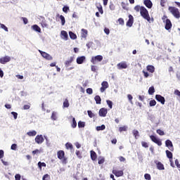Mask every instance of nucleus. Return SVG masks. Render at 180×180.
Wrapping results in <instances>:
<instances>
[{"mask_svg": "<svg viewBox=\"0 0 180 180\" xmlns=\"http://www.w3.org/2000/svg\"><path fill=\"white\" fill-rule=\"evenodd\" d=\"M140 13H141V16H142L143 19H146V20H148V22H150L151 20V18H150V14L148 13V11L147 10V8H146V7L141 6Z\"/></svg>", "mask_w": 180, "mask_h": 180, "instance_id": "1", "label": "nucleus"}, {"mask_svg": "<svg viewBox=\"0 0 180 180\" xmlns=\"http://www.w3.org/2000/svg\"><path fill=\"white\" fill-rule=\"evenodd\" d=\"M169 11L170 12V13H172V15H173L174 18H176V19H179L180 12H179V9H178L176 7L169 6Z\"/></svg>", "mask_w": 180, "mask_h": 180, "instance_id": "2", "label": "nucleus"}, {"mask_svg": "<svg viewBox=\"0 0 180 180\" xmlns=\"http://www.w3.org/2000/svg\"><path fill=\"white\" fill-rule=\"evenodd\" d=\"M103 60V56L102 55H98L96 56H92L91 59V63L92 64H98V63H101Z\"/></svg>", "mask_w": 180, "mask_h": 180, "instance_id": "3", "label": "nucleus"}, {"mask_svg": "<svg viewBox=\"0 0 180 180\" xmlns=\"http://www.w3.org/2000/svg\"><path fill=\"white\" fill-rule=\"evenodd\" d=\"M58 158L59 160H63V162H67V158H65V153H64V150H59L57 153Z\"/></svg>", "mask_w": 180, "mask_h": 180, "instance_id": "4", "label": "nucleus"}, {"mask_svg": "<svg viewBox=\"0 0 180 180\" xmlns=\"http://www.w3.org/2000/svg\"><path fill=\"white\" fill-rule=\"evenodd\" d=\"M150 139L153 143L158 144L159 146H162V141H161V139L156 138L155 136L150 135Z\"/></svg>", "mask_w": 180, "mask_h": 180, "instance_id": "5", "label": "nucleus"}, {"mask_svg": "<svg viewBox=\"0 0 180 180\" xmlns=\"http://www.w3.org/2000/svg\"><path fill=\"white\" fill-rule=\"evenodd\" d=\"M39 51L41 56L44 58H45V60H48L49 61L53 60V56H51L50 54H49V53H46V52H44L43 51H41V50H39Z\"/></svg>", "mask_w": 180, "mask_h": 180, "instance_id": "6", "label": "nucleus"}, {"mask_svg": "<svg viewBox=\"0 0 180 180\" xmlns=\"http://www.w3.org/2000/svg\"><path fill=\"white\" fill-rule=\"evenodd\" d=\"M112 174L115 176L119 178L120 176H123V175L124 174V172H123V170L112 169Z\"/></svg>", "mask_w": 180, "mask_h": 180, "instance_id": "7", "label": "nucleus"}, {"mask_svg": "<svg viewBox=\"0 0 180 180\" xmlns=\"http://www.w3.org/2000/svg\"><path fill=\"white\" fill-rule=\"evenodd\" d=\"M155 99L156 101H158V102H160V103H162V105H165V98H164V96L160 94H157L155 96Z\"/></svg>", "mask_w": 180, "mask_h": 180, "instance_id": "8", "label": "nucleus"}, {"mask_svg": "<svg viewBox=\"0 0 180 180\" xmlns=\"http://www.w3.org/2000/svg\"><path fill=\"white\" fill-rule=\"evenodd\" d=\"M108 88H109V84L108 83V82L104 81L101 83V87L100 89V91L101 92H105V91H106Z\"/></svg>", "mask_w": 180, "mask_h": 180, "instance_id": "9", "label": "nucleus"}, {"mask_svg": "<svg viewBox=\"0 0 180 180\" xmlns=\"http://www.w3.org/2000/svg\"><path fill=\"white\" fill-rule=\"evenodd\" d=\"M133 23H134V18L130 14L129 15V20L127 22V26H128V27H131L133 26Z\"/></svg>", "mask_w": 180, "mask_h": 180, "instance_id": "10", "label": "nucleus"}, {"mask_svg": "<svg viewBox=\"0 0 180 180\" xmlns=\"http://www.w3.org/2000/svg\"><path fill=\"white\" fill-rule=\"evenodd\" d=\"M165 146L169 148V150H170V151H174V145L172 144V141H171V140H166Z\"/></svg>", "mask_w": 180, "mask_h": 180, "instance_id": "11", "label": "nucleus"}, {"mask_svg": "<svg viewBox=\"0 0 180 180\" xmlns=\"http://www.w3.org/2000/svg\"><path fill=\"white\" fill-rule=\"evenodd\" d=\"M11 61V57L10 56H4L2 58H0V64H6V63H9Z\"/></svg>", "mask_w": 180, "mask_h": 180, "instance_id": "12", "label": "nucleus"}, {"mask_svg": "<svg viewBox=\"0 0 180 180\" xmlns=\"http://www.w3.org/2000/svg\"><path fill=\"white\" fill-rule=\"evenodd\" d=\"M118 70H126L127 68V63L126 62H121L117 65Z\"/></svg>", "mask_w": 180, "mask_h": 180, "instance_id": "13", "label": "nucleus"}, {"mask_svg": "<svg viewBox=\"0 0 180 180\" xmlns=\"http://www.w3.org/2000/svg\"><path fill=\"white\" fill-rule=\"evenodd\" d=\"M172 27V22L170 19H166L165 28L166 30H169Z\"/></svg>", "mask_w": 180, "mask_h": 180, "instance_id": "14", "label": "nucleus"}, {"mask_svg": "<svg viewBox=\"0 0 180 180\" xmlns=\"http://www.w3.org/2000/svg\"><path fill=\"white\" fill-rule=\"evenodd\" d=\"M106 115H108V109L103 108L99 110V116L101 117H105Z\"/></svg>", "mask_w": 180, "mask_h": 180, "instance_id": "15", "label": "nucleus"}, {"mask_svg": "<svg viewBox=\"0 0 180 180\" xmlns=\"http://www.w3.org/2000/svg\"><path fill=\"white\" fill-rule=\"evenodd\" d=\"M44 141V139L43 138V135H37L35 137V142L37 143V144H41Z\"/></svg>", "mask_w": 180, "mask_h": 180, "instance_id": "16", "label": "nucleus"}, {"mask_svg": "<svg viewBox=\"0 0 180 180\" xmlns=\"http://www.w3.org/2000/svg\"><path fill=\"white\" fill-rule=\"evenodd\" d=\"M143 4L146 8H148V9H151L153 8V2L151 0H144Z\"/></svg>", "mask_w": 180, "mask_h": 180, "instance_id": "17", "label": "nucleus"}, {"mask_svg": "<svg viewBox=\"0 0 180 180\" xmlns=\"http://www.w3.org/2000/svg\"><path fill=\"white\" fill-rule=\"evenodd\" d=\"M155 162L157 165L158 169H159L160 171H162L163 169H165V167H164V165L161 163V162L155 161Z\"/></svg>", "mask_w": 180, "mask_h": 180, "instance_id": "18", "label": "nucleus"}, {"mask_svg": "<svg viewBox=\"0 0 180 180\" xmlns=\"http://www.w3.org/2000/svg\"><path fill=\"white\" fill-rule=\"evenodd\" d=\"M72 61H74V56H71L69 60L65 62V67H66V68L70 67Z\"/></svg>", "mask_w": 180, "mask_h": 180, "instance_id": "19", "label": "nucleus"}, {"mask_svg": "<svg viewBox=\"0 0 180 180\" xmlns=\"http://www.w3.org/2000/svg\"><path fill=\"white\" fill-rule=\"evenodd\" d=\"M146 70L147 71H148V72H150L151 74H153V72H155V68L152 65H148L146 67Z\"/></svg>", "mask_w": 180, "mask_h": 180, "instance_id": "20", "label": "nucleus"}, {"mask_svg": "<svg viewBox=\"0 0 180 180\" xmlns=\"http://www.w3.org/2000/svg\"><path fill=\"white\" fill-rule=\"evenodd\" d=\"M87 36H88V30L85 29H82L81 37L82 39H86Z\"/></svg>", "mask_w": 180, "mask_h": 180, "instance_id": "21", "label": "nucleus"}, {"mask_svg": "<svg viewBox=\"0 0 180 180\" xmlns=\"http://www.w3.org/2000/svg\"><path fill=\"white\" fill-rule=\"evenodd\" d=\"M32 29L34 30V32H37L38 33H41V28L39 27L37 25H34L32 26Z\"/></svg>", "mask_w": 180, "mask_h": 180, "instance_id": "22", "label": "nucleus"}, {"mask_svg": "<svg viewBox=\"0 0 180 180\" xmlns=\"http://www.w3.org/2000/svg\"><path fill=\"white\" fill-rule=\"evenodd\" d=\"M90 154H91V158L93 161H95V160L98 158V155H96V153L95 151L91 150Z\"/></svg>", "mask_w": 180, "mask_h": 180, "instance_id": "23", "label": "nucleus"}, {"mask_svg": "<svg viewBox=\"0 0 180 180\" xmlns=\"http://www.w3.org/2000/svg\"><path fill=\"white\" fill-rule=\"evenodd\" d=\"M56 16H57V18H60V19L61 20V25H62V26H64V25H65V18H64V15L57 14Z\"/></svg>", "mask_w": 180, "mask_h": 180, "instance_id": "24", "label": "nucleus"}, {"mask_svg": "<svg viewBox=\"0 0 180 180\" xmlns=\"http://www.w3.org/2000/svg\"><path fill=\"white\" fill-rule=\"evenodd\" d=\"M85 56H79L77 58V63L78 64H83L84 63V61H85Z\"/></svg>", "mask_w": 180, "mask_h": 180, "instance_id": "25", "label": "nucleus"}, {"mask_svg": "<svg viewBox=\"0 0 180 180\" xmlns=\"http://www.w3.org/2000/svg\"><path fill=\"white\" fill-rule=\"evenodd\" d=\"M61 34H62V39L64 40H68V33H67L66 31L63 30L61 31Z\"/></svg>", "mask_w": 180, "mask_h": 180, "instance_id": "26", "label": "nucleus"}, {"mask_svg": "<svg viewBox=\"0 0 180 180\" xmlns=\"http://www.w3.org/2000/svg\"><path fill=\"white\" fill-rule=\"evenodd\" d=\"M94 100H95L96 103L97 105H101V102H102V99L101 98V96H96L94 97Z\"/></svg>", "mask_w": 180, "mask_h": 180, "instance_id": "27", "label": "nucleus"}, {"mask_svg": "<svg viewBox=\"0 0 180 180\" xmlns=\"http://www.w3.org/2000/svg\"><path fill=\"white\" fill-rule=\"evenodd\" d=\"M69 36L72 40H75V39H77V34L71 31L69 32Z\"/></svg>", "mask_w": 180, "mask_h": 180, "instance_id": "28", "label": "nucleus"}, {"mask_svg": "<svg viewBox=\"0 0 180 180\" xmlns=\"http://www.w3.org/2000/svg\"><path fill=\"white\" fill-rule=\"evenodd\" d=\"M27 136L30 137H33L37 134V132L36 131H30L27 133Z\"/></svg>", "mask_w": 180, "mask_h": 180, "instance_id": "29", "label": "nucleus"}, {"mask_svg": "<svg viewBox=\"0 0 180 180\" xmlns=\"http://www.w3.org/2000/svg\"><path fill=\"white\" fill-rule=\"evenodd\" d=\"M154 92H155V89H154V86H152L148 89V94L149 95H154Z\"/></svg>", "mask_w": 180, "mask_h": 180, "instance_id": "30", "label": "nucleus"}, {"mask_svg": "<svg viewBox=\"0 0 180 180\" xmlns=\"http://www.w3.org/2000/svg\"><path fill=\"white\" fill-rule=\"evenodd\" d=\"M166 155H167V158H169V160H172L173 155H172V153L171 151H169L168 150H166Z\"/></svg>", "mask_w": 180, "mask_h": 180, "instance_id": "31", "label": "nucleus"}, {"mask_svg": "<svg viewBox=\"0 0 180 180\" xmlns=\"http://www.w3.org/2000/svg\"><path fill=\"white\" fill-rule=\"evenodd\" d=\"M65 147L67 150H74V146L70 143H67L65 144Z\"/></svg>", "mask_w": 180, "mask_h": 180, "instance_id": "32", "label": "nucleus"}, {"mask_svg": "<svg viewBox=\"0 0 180 180\" xmlns=\"http://www.w3.org/2000/svg\"><path fill=\"white\" fill-rule=\"evenodd\" d=\"M78 127L79 129H82L83 127H85V122L82 121L78 122Z\"/></svg>", "mask_w": 180, "mask_h": 180, "instance_id": "33", "label": "nucleus"}, {"mask_svg": "<svg viewBox=\"0 0 180 180\" xmlns=\"http://www.w3.org/2000/svg\"><path fill=\"white\" fill-rule=\"evenodd\" d=\"M106 129V127L105 124H102L101 126L96 127L97 131H101V130H105Z\"/></svg>", "mask_w": 180, "mask_h": 180, "instance_id": "34", "label": "nucleus"}, {"mask_svg": "<svg viewBox=\"0 0 180 180\" xmlns=\"http://www.w3.org/2000/svg\"><path fill=\"white\" fill-rule=\"evenodd\" d=\"M70 106V102L68 101V99L65 98V100L63 102V108H69Z\"/></svg>", "mask_w": 180, "mask_h": 180, "instance_id": "35", "label": "nucleus"}, {"mask_svg": "<svg viewBox=\"0 0 180 180\" xmlns=\"http://www.w3.org/2000/svg\"><path fill=\"white\" fill-rule=\"evenodd\" d=\"M97 8H98V12L101 15H103V8L102 7V5L99 4L98 6H97Z\"/></svg>", "mask_w": 180, "mask_h": 180, "instance_id": "36", "label": "nucleus"}, {"mask_svg": "<svg viewBox=\"0 0 180 180\" xmlns=\"http://www.w3.org/2000/svg\"><path fill=\"white\" fill-rule=\"evenodd\" d=\"M71 126L72 129H75V127H77V121L75 120V117L72 118V122L71 124Z\"/></svg>", "mask_w": 180, "mask_h": 180, "instance_id": "37", "label": "nucleus"}, {"mask_svg": "<svg viewBox=\"0 0 180 180\" xmlns=\"http://www.w3.org/2000/svg\"><path fill=\"white\" fill-rule=\"evenodd\" d=\"M51 119L52 120H57V112H52V115H51Z\"/></svg>", "mask_w": 180, "mask_h": 180, "instance_id": "38", "label": "nucleus"}, {"mask_svg": "<svg viewBox=\"0 0 180 180\" xmlns=\"http://www.w3.org/2000/svg\"><path fill=\"white\" fill-rule=\"evenodd\" d=\"M76 155H77V158H79V160H81V158H82V153L79 150H76Z\"/></svg>", "mask_w": 180, "mask_h": 180, "instance_id": "39", "label": "nucleus"}, {"mask_svg": "<svg viewBox=\"0 0 180 180\" xmlns=\"http://www.w3.org/2000/svg\"><path fill=\"white\" fill-rule=\"evenodd\" d=\"M133 135L134 136L135 139H137V137H139L140 135L139 134V131L136 129H134L133 131Z\"/></svg>", "mask_w": 180, "mask_h": 180, "instance_id": "40", "label": "nucleus"}, {"mask_svg": "<svg viewBox=\"0 0 180 180\" xmlns=\"http://www.w3.org/2000/svg\"><path fill=\"white\" fill-rule=\"evenodd\" d=\"M127 131V126L120 127L119 128V131H120V132Z\"/></svg>", "mask_w": 180, "mask_h": 180, "instance_id": "41", "label": "nucleus"}, {"mask_svg": "<svg viewBox=\"0 0 180 180\" xmlns=\"http://www.w3.org/2000/svg\"><path fill=\"white\" fill-rule=\"evenodd\" d=\"M156 133H158V134H159L160 136H164L165 134L164 131L161 129H157Z\"/></svg>", "mask_w": 180, "mask_h": 180, "instance_id": "42", "label": "nucleus"}, {"mask_svg": "<svg viewBox=\"0 0 180 180\" xmlns=\"http://www.w3.org/2000/svg\"><path fill=\"white\" fill-rule=\"evenodd\" d=\"M107 105H108L110 109H112L113 103L110 100H107Z\"/></svg>", "mask_w": 180, "mask_h": 180, "instance_id": "43", "label": "nucleus"}, {"mask_svg": "<svg viewBox=\"0 0 180 180\" xmlns=\"http://www.w3.org/2000/svg\"><path fill=\"white\" fill-rule=\"evenodd\" d=\"M150 106H155L157 105V101L155 100H152L149 103Z\"/></svg>", "mask_w": 180, "mask_h": 180, "instance_id": "44", "label": "nucleus"}, {"mask_svg": "<svg viewBox=\"0 0 180 180\" xmlns=\"http://www.w3.org/2000/svg\"><path fill=\"white\" fill-rule=\"evenodd\" d=\"M134 11H136V12H141V6H140L139 5L136 6L134 7Z\"/></svg>", "mask_w": 180, "mask_h": 180, "instance_id": "45", "label": "nucleus"}, {"mask_svg": "<svg viewBox=\"0 0 180 180\" xmlns=\"http://www.w3.org/2000/svg\"><path fill=\"white\" fill-rule=\"evenodd\" d=\"M68 11H70V7L67 6H65L63 8V11L65 13H68Z\"/></svg>", "mask_w": 180, "mask_h": 180, "instance_id": "46", "label": "nucleus"}, {"mask_svg": "<svg viewBox=\"0 0 180 180\" xmlns=\"http://www.w3.org/2000/svg\"><path fill=\"white\" fill-rule=\"evenodd\" d=\"M0 27L1 29H4V30H5V32H8V27L5 25L0 23Z\"/></svg>", "mask_w": 180, "mask_h": 180, "instance_id": "47", "label": "nucleus"}, {"mask_svg": "<svg viewBox=\"0 0 180 180\" xmlns=\"http://www.w3.org/2000/svg\"><path fill=\"white\" fill-rule=\"evenodd\" d=\"M144 178L146 180H151V175H150V174H145Z\"/></svg>", "mask_w": 180, "mask_h": 180, "instance_id": "48", "label": "nucleus"}, {"mask_svg": "<svg viewBox=\"0 0 180 180\" xmlns=\"http://www.w3.org/2000/svg\"><path fill=\"white\" fill-rule=\"evenodd\" d=\"M141 146H142V147H144L145 148H148V143H147V142H146V141H142Z\"/></svg>", "mask_w": 180, "mask_h": 180, "instance_id": "49", "label": "nucleus"}, {"mask_svg": "<svg viewBox=\"0 0 180 180\" xmlns=\"http://www.w3.org/2000/svg\"><path fill=\"white\" fill-rule=\"evenodd\" d=\"M86 94H88L89 95H92V94H94V90H92V89L91 88H88L86 89Z\"/></svg>", "mask_w": 180, "mask_h": 180, "instance_id": "50", "label": "nucleus"}, {"mask_svg": "<svg viewBox=\"0 0 180 180\" xmlns=\"http://www.w3.org/2000/svg\"><path fill=\"white\" fill-rule=\"evenodd\" d=\"M38 167L40 168V169H41V167H46V163L39 162H38Z\"/></svg>", "mask_w": 180, "mask_h": 180, "instance_id": "51", "label": "nucleus"}, {"mask_svg": "<svg viewBox=\"0 0 180 180\" xmlns=\"http://www.w3.org/2000/svg\"><path fill=\"white\" fill-rule=\"evenodd\" d=\"M127 98H128L130 103H133V96H131V94H128Z\"/></svg>", "mask_w": 180, "mask_h": 180, "instance_id": "52", "label": "nucleus"}, {"mask_svg": "<svg viewBox=\"0 0 180 180\" xmlns=\"http://www.w3.org/2000/svg\"><path fill=\"white\" fill-rule=\"evenodd\" d=\"M87 112H88V115H89V117H95V114H94V112H92V111L88 110Z\"/></svg>", "mask_w": 180, "mask_h": 180, "instance_id": "53", "label": "nucleus"}, {"mask_svg": "<svg viewBox=\"0 0 180 180\" xmlns=\"http://www.w3.org/2000/svg\"><path fill=\"white\" fill-rule=\"evenodd\" d=\"M11 150H13L15 151L18 148V145H16L15 143H13L11 145Z\"/></svg>", "mask_w": 180, "mask_h": 180, "instance_id": "54", "label": "nucleus"}, {"mask_svg": "<svg viewBox=\"0 0 180 180\" xmlns=\"http://www.w3.org/2000/svg\"><path fill=\"white\" fill-rule=\"evenodd\" d=\"M41 151L39 149H36L35 150L32 151L33 155H36V154H40Z\"/></svg>", "mask_w": 180, "mask_h": 180, "instance_id": "55", "label": "nucleus"}, {"mask_svg": "<svg viewBox=\"0 0 180 180\" xmlns=\"http://www.w3.org/2000/svg\"><path fill=\"white\" fill-rule=\"evenodd\" d=\"M118 22L120 25H124V20H123V18H119Z\"/></svg>", "mask_w": 180, "mask_h": 180, "instance_id": "56", "label": "nucleus"}, {"mask_svg": "<svg viewBox=\"0 0 180 180\" xmlns=\"http://www.w3.org/2000/svg\"><path fill=\"white\" fill-rule=\"evenodd\" d=\"M22 19L23 20L24 25H27V23H29V20L26 18L22 17Z\"/></svg>", "mask_w": 180, "mask_h": 180, "instance_id": "57", "label": "nucleus"}, {"mask_svg": "<svg viewBox=\"0 0 180 180\" xmlns=\"http://www.w3.org/2000/svg\"><path fill=\"white\" fill-rule=\"evenodd\" d=\"M11 115H13L15 120L18 119V112H11Z\"/></svg>", "mask_w": 180, "mask_h": 180, "instance_id": "58", "label": "nucleus"}, {"mask_svg": "<svg viewBox=\"0 0 180 180\" xmlns=\"http://www.w3.org/2000/svg\"><path fill=\"white\" fill-rule=\"evenodd\" d=\"M103 162H105V158H102L101 159H98V164L99 165L103 164Z\"/></svg>", "mask_w": 180, "mask_h": 180, "instance_id": "59", "label": "nucleus"}, {"mask_svg": "<svg viewBox=\"0 0 180 180\" xmlns=\"http://www.w3.org/2000/svg\"><path fill=\"white\" fill-rule=\"evenodd\" d=\"M91 70L93 71V72H96V65H91Z\"/></svg>", "mask_w": 180, "mask_h": 180, "instance_id": "60", "label": "nucleus"}, {"mask_svg": "<svg viewBox=\"0 0 180 180\" xmlns=\"http://www.w3.org/2000/svg\"><path fill=\"white\" fill-rule=\"evenodd\" d=\"M4 156V152L2 150H0V160H2V158Z\"/></svg>", "mask_w": 180, "mask_h": 180, "instance_id": "61", "label": "nucleus"}, {"mask_svg": "<svg viewBox=\"0 0 180 180\" xmlns=\"http://www.w3.org/2000/svg\"><path fill=\"white\" fill-rule=\"evenodd\" d=\"M104 32L105 33V34H109V33H110V30H109V28H105L104 29Z\"/></svg>", "mask_w": 180, "mask_h": 180, "instance_id": "62", "label": "nucleus"}, {"mask_svg": "<svg viewBox=\"0 0 180 180\" xmlns=\"http://www.w3.org/2000/svg\"><path fill=\"white\" fill-rule=\"evenodd\" d=\"M175 165L177 167V168H180V164H179V161L178 160V159H176L175 160Z\"/></svg>", "mask_w": 180, "mask_h": 180, "instance_id": "63", "label": "nucleus"}, {"mask_svg": "<svg viewBox=\"0 0 180 180\" xmlns=\"http://www.w3.org/2000/svg\"><path fill=\"white\" fill-rule=\"evenodd\" d=\"M15 180H20V174H15Z\"/></svg>", "mask_w": 180, "mask_h": 180, "instance_id": "64", "label": "nucleus"}]
</instances>
